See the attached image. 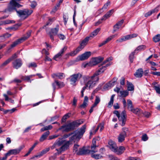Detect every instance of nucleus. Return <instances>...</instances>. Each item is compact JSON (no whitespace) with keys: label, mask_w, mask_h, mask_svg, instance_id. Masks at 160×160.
<instances>
[{"label":"nucleus","mask_w":160,"mask_h":160,"mask_svg":"<svg viewBox=\"0 0 160 160\" xmlns=\"http://www.w3.org/2000/svg\"><path fill=\"white\" fill-rule=\"evenodd\" d=\"M21 0H11L9 2L7 8L5 10L4 12L8 11L12 12L14 11L16 12L17 14L21 19L23 20L27 18L32 13V10L25 9L23 10H18L17 8H20L22 6L20 3Z\"/></svg>","instance_id":"nucleus-1"},{"label":"nucleus","mask_w":160,"mask_h":160,"mask_svg":"<svg viewBox=\"0 0 160 160\" xmlns=\"http://www.w3.org/2000/svg\"><path fill=\"white\" fill-rule=\"evenodd\" d=\"M86 127V125H84L79 130L71 132L72 134L71 136L69 138V141L70 142L74 141V142H75V141H78L79 140L85 133Z\"/></svg>","instance_id":"nucleus-2"},{"label":"nucleus","mask_w":160,"mask_h":160,"mask_svg":"<svg viewBox=\"0 0 160 160\" xmlns=\"http://www.w3.org/2000/svg\"><path fill=\"white\" fill-rule=\"evenodd\" d=\"M83 122L80 120L74 121L68 124L62 126L59 128V130L64 129L63 131L66 132H68L74 130L76 127L79 126L82 124Z\"/></svg>","instance_id":"nucleus-3"},{"label":"nucleus","mask_w":160,"mask_h":160,"mask_svg":"<svg viewBox=\"0 0 160 160\" xmlns=\"http://www.w3.org/2000/svg\"><path fill=\"white\" fill-rule=\"evenodd\" d=\"M109 147L111 150L118 155H120L123 153L125 150L123 146H120L118 148L116 143L112 140H110L108 142Z\"/></svg>","instance_id":"nucleus-4"},{"label":"nucleus","mask_w":160,"mask_h":160,"mask_svg":"<svg viewBox=\"0 0 160 160\" xmlns=\"http://www.w3.org/2000/svg\"><path fill=\"white\" fill-rule=\"evenodd\" d=\"M90 38V37H86L80 43V45L73 52H71L69 54H66L67 57H69V55L71 56H74L76 55L81 50L87 45Z\"/></svg>","instance_id":"nucleus-5"},{"label":"nucleus","mask_w":160,"mask_h":160,"mask_svg":"<svg viewBox=\"0 0 160 160\" xmlns=\"http://www.w3.org/2000/svg\"><path fill=\"white\" fill-rule=\"evenodd\" d=\"M113 113L115 114L118 117L119 122H122L121 125L124 126L125 124L126 120V114L125 111H123L121 113V116L118 111L115 110L113 112Z\"/></svg>","instance_id":"nucleus-6"},{"label":"nucleus","mask_w":160,"mask_h":160,"mask_svg":"<svg viewBox=\"0 0 160 160\" xmlns=\"http://www.w3.org/2000/svg\"><path fill=\"white\" fill-rule=\"evenodd\" d=\"M82 77V75L80 73L74 74L71 75L69 78L70 84L74 86L76 84V82Z\"/></svg>","instance_id":"nucleus-7"},{"label":"nucleus","mask_w":160,"mask_h":160,"mask_svg":"<svg viewBox=\"0 0 160 160\" xmlns=\"http://www.w3.org/2000/svg\"><path fill=\"white\" fill-rule=\"evenodd\" d=\"M103 59V58L100 57L93 58L89 63H87L85 65L84 67L85 68L87 66H93L96 65L102 61Z\"/></svg>","instance_id":"nucleus-8"},{"label":"nucleus","mask_w":160,"mask_h":160,"mask_svg":"<svg viewBox=\"0 0 160 160\" xmlns=\"http://www.w3.org/2000/svg\"><path fill=\"white\" fill-rule=\"evenodd\" d=\"M128 132V128H122V131L120 132L118 137V141L119 142H122L125 140V138L127 137V134Z\"/></svg>","instance_id":"nucleus-9"},{"label":"nucleus","mask_w":160,"mask_h":160,"mask_svg":"<svg viewBox=\"0 0 160 160\" xmlns=\"http://www.w3.org/2000/svg\"><path fill=\"white\" fill-rule=\"evenodd\" d=\"M99 77H97L96 78H92V76L91 77L90 79L89 80L86 84L89 89L92 88L95 85V82H98L99 80Z\"/></svg>","instance_id":"nucleus-10"},{"label":"nucleus","mask_w":160,"mask_h":160,"mask_svg":"<svg viewBox=\"0 0 160 160\" xmlns=\"http://www.w3.org/2000/svg\"><path fill=\"white\" fill-rule=\"evenodd\" d=\"M24 147V146H22L17 149L10 150L7 153L5 154V155L7 157L11 155H16L20 152Z\"/></svg>","instance_id":"nucleus-11"},{"label":"nucleus","mask_w":160,"mask_h":160,"mask_svg":"<svg viewBox=\"0 0 160 160\" xmlns=\"http://www.w3.org/2000/svg\"><path fill=\"white\" fill-rule=\"evenodd\" d=\"M110 64H107L105 66H102L98 70H97L95 73L93 74L92 78H96L98 76L100 75L101 73H103L106 70V68L107 67L109 66Z\"/></svg>","instance_id":"nucleus-12"},{"label":"nucleus","mask_w":160,"mask_h":160,"mask_svg":"<svg viewBox=\"0 0 160 160\" xmlns=\"http://www.w3.org/2000/svg\"><path fill=\"white\" fill-rule=\"evenodd\" d=\"M22 64V61L20 58L16 59L12 62L13 67L16 69H18L21 67Z\"/></svg>","instance_id":"nucleus-13"},{"label":"nucleus","mask_w":160,"mask_h":160,"mask_svg":"<svg viewBox=\"0 0 160 160\" xmlns=\"http://www.w3.org/2000/svg\"><path fill=\"white\" fill-rule=\"evenodd\" d=\"M58 30L59 28L58 27H57L55 28L51 29L48 33V35L52 41H54V36L57 35Z\"/></svg>","instance_id":"nucleus-14"},{"label":"nucleus","mask_w":160,"mask_h":160,"mask_svg":"<svg viewBox=\"0 0 160 160\" xmlns=\"http://www.w3.org/2000/svg\"><path fill=\"white\" fill-rule=\"evenodd\" d=\"M63 145L59 148L56 149V150L61 152L62 151H65L68 149L70 144V141H67L65 142H64Z\"/></svg>","instance_id":"nucleus-15"},{"label":"nucleus","mask_w":160,"mask_h":160,"mask_svg":"<svg viewBox=\"0 0 160 160\" xmlns=\"http://www.w3.org/2000/svg\"><path fill=\"white\" fill-rule=\"evenodd\" d=\"M56 85L58 86V88H61L64 87L65 85L63 82L58 81V80H55L54 82L52 84V85L54 91L56 89Z\"/></svg>","instance_id":"nucleus-16"},{"label":"nucleus","mask_w":160,"mask_h":160,"mask_svg":"<svg viewBox=\"0 0 160 160\" xmlns=\"http://www.w3.org/2000/svg\"><path fill=\"white\" fill-rule=\"evenodd\" d=\"M90 152V150L88 149H85V148L84 147H83L82 148H79L78 152L77 153V155H85L89 153Z\"/></svg>","instance_id":"nucleus-17"},{"label":"nucleus","mask_w":160,"mask_h":160,"mask_svg":"<svg viewBox=\"0 0 160 160\" xmlns=\"http://www.w3.org/2000/svg\"><path fill=\"white\" fill-rule=\"evenodd\" d=\"M67 49V47H64L63 48H62L60 51L58 53L56 54L53 57V58L56 61H57V58H61L62 55L65 52L66 50Z\"/></svg>","instance_id":"nucleus-18"},{"label":"nucleus","mask_w":160,"mask_h":160,"mask_svg":"<svg viewBox=\"0 0 160 160\" xmlns=\"http://www.w3.org/2000/svg\"><path fill=\"white\" fill-rule=\"evenodd\" d=\"M91 55V52H86L79 56V60L82 61L87 59L90 57Z\"/></svg>","instance_id":"nucleus-19"},{"label":"nucleus","mask_w":160,"mask_h":160,"mask_svg":"<svg viewBox=\"0 0 160 160\" xmlns=\"http://www.w3.org/2000/svg\"><path fill=\"white\" fill-rule=\"evenodd\" d=\"M159 6H158L154 9L149 11L148 12L145 13L144 15L145 17H147L151 15L152 13L157 12L159 10Z\"/></svg>","instance_id":"nucleus-20"},{"label":"nucleus","mask_w":160,"mask_h":160,"mask_svg":"<svg viewBox=\"0 0 160 160\" xmlns=\"http://www.w3.org/2000/svg\"><path fill=\"white\" fill-rule=\"evenodd\" d=\"M22 42L20 39H19L17 40V41L14 42L12 44H11L10 47H9L7 49V50L8 52H10L11 51V50L12 48L15 47L19 43H20Z\"/></svg>","instance_id":"nucleus-21"},{"label":"nucleus","mask_w":160,"mask_h":160,"mask_svg":"<svg viewBox=\"0 0 160 160\" xmlns=\"http://www.w3.org/2000/svg\"><path fill=\"white\" fill-rule=\"evenodd\" d=\"M143 71L141 68L138 69L136 72L134 74V75L136 78H141L143 74Z\"/></svg>","instance_id":"nucleus-22"},{"label":"nucleus","mask_w":160,"mask_h":160,"mask_svg":"<svg viewBox=\"0 0 160 160\" xmlns=\"http://www.w3.org/2000/svg\"><path fill=\"white\" fill-rule=\"evenodd\" d=\"M114 11V10L113 9H112L109 10L102 17V20H105L109 18L113 13Z\"/></svg>","instance_id":"nucleus-23"},{"label":"nucleus","mask_w":160,"mask_h":160,"mask_svg":"<svg viewBox=\"0 0 160 160\" xmlns=\"http://www.w3.org/2000/svg\"><path fill=\"white\" fill-rule=\"evenodd\" d=\"M50 150L49 148H47L45 149H44L40 153V154L38 155H36L35 156H34L32 158H31V159H33L35 157H40L41 156L43 155V154L46 153L47 152H48Z\"/></svg>","instance_id":"nucleus-24"},{"label":"nucleus","mask_w":160,"mask_h":160,"mask_svg":"<svg viewBox=\"0 0 160 160\" xmlns=\"http://www.w3.org/2000/svg\"><path fill=\"white\" fill-rule=\"evenodd\" d=\"M32 32V30H29L26 33V34L24 35L23 37L20 38L22 42L28 39L30 36Z\"/></svg>","instance_id":"nucleus-25"},{"label":"nucleus","mask_w":160,"mask_h":160,"mask_svg":"<svg viewBox=\"0 0 160 160\" xmlns=\"http://www.w3.org/2000/svg\"><path fill=\"white\" fill-rule=\"evenodd\" d=\"M50 134V132L49 131H47L44 133L40 137L39 141L40 142H42L46 140L48 136Z\"/></svg>","instance_id":"nucleus-26"},{"label":"nucleus","mask_w":160,"mask_h":160,"mask_svg":"<svg viewBox=\"0 0 160 160\" xmlns=\"http://www.w3.org/2000/svg\"><path fill=\"white\" fill-rule=\"evenodd\" d=\"M65 141L63 140L62 138H59L56 140L55 143V145H56L58 148L64 143Z\"/></svg>","instance_id":"nucleus-27"},{"label":"nucleus","mask_w":160,"mask_h":160,"mask_svg":"<svg viewBox=\"0 0 160 160\" xmlns=\"http://www.w3.org/2000/svg\"><path fill=\"white\" fill-rule=\"evenodd\" d=\"M100 30L101 28H97L90 34V36L89 37H90V38H93L94 37L97 35L98 33L100 31Z\"/></svg>","instance_id":"nucleus-28"},{"label":"nucleus","mask_w":160,"mask_h":160,"mask_svg":"<svg viewBox=\"0 0 160 160\" xmlns=\"http://www.w3.org/2000/svg\"><path fill=\"white\" fill-rule=\"evenodd\" d=\"M115 96V94H113L111 96V98H110V101L109 102L108 107V108H111L112 105H113V101H114V98Z\"/></svg>","instance_id":"nucleus-29"},{"label":"nucleus","mask_w":160,"mask_h":160,"mask_svg":"<svg viewBox=\"0 0 160 160\" xmlns=\"http://www.w3.org/2000/svg\"><path fill=\"white\" fill-rule=\"evenodd\" d=\"M34 76V75H31L28 76H22L21 77V79L22 80L26 81L28 82L30 81V82H31L30 81V78Z\"/></svg>","instance_id":"nucleus-30"},{"label":"nucleus","mask_w":160,"mask_h":160,"mask_svg":"<svg viewBox=\"0 0 160 160\" xmlns=\"http://www.w3.org/2000/svg\"><path fill=\"white\" fill-rule=\"evenodd\" d=\"M14 22L13 20H6L4 21H2L0 23V25H6L7 24H9L11 23H14Z\"/></svg>","instance_id":"nucleus-31"},{"label":"nucleus","mask_w":160,"mask_h":160,"mask_svg":"<svg viewBox=\"0 0 160 160\" xmlns=\"http://www.w3.org/2000/svg\"><path fill=\"white\" fill-rule=\"evenodd\" d=\"M52 128V126L51 125H49L48 126H46L40 129V131L41 132H44L45 131L48 130H51Z\"/></svg>","instance_id":"nucleus-32"},{"label":"nucleus","mask_w":160,"mask_h":160,"mask_svg":"<svg viewBox=\"0 0 160 160\" xmlns=\"http://www.w3.org/2000/svg\"><path fill=\"white\" fill-rule=\"evenodd\" d=\"M128 85V91H132L134 90V86L133 85L131 82L128 81L127 82Z\"/></svg>","instance_id":"nucleus-33"},{"label":"nucleus","mask_w":160,"mask_h":160,"mask_svg":"<svg viewBox=\"0 0 160 160\" xmlns=\"http://www.w3.org/2000/svg\"><path fill=\"white\" fill-rule=\"evenodd\" d=\"M128 108L129 110L132 111L133 108L132 105V102L130 100H128Z\"/></svg>","instance_id":"nucleus-34"},{"label":"nucleus","mask_w":160,"mask_h":160,"mask_svg":"<svg viewBox=\"0 0 160 160\" xmlns=\"http://www.w3.org/2000/svg\"><path fill=\"white\" fill-rule=\"evenodd\" d=\"M146 48V46L144 45H141L138 47L136 48L135 50L134 51H141L143 50Z\"/></svg>","instance_id":"nucleus-35"},{"label":"nucleus","mask_w":160,"mask_h":160,"mask_svg":"<svg viewBox=\"0 0 160 160\" xmlns=\"http://www.w3.org/2000/svg\"><path fill=\"white\" fill-rule=\"evenodd\" d=\"M71 114L70 113H68L65 115L62 119V122H65L66 120L70 117Z\"/></svg>","instance_id":"nucleus-36"},{"label":"nucleus","mask_w":160,"mask_h":160,"mask_svg":"<svg viewBox=\"0 0 160 160\" xmlns=\"http://www.w3.org/2000/svg\"><path fill=\"white\" fill-rule=\"evenodd\" d=\"M134 113L139 115L141 112V110L138 108H137L136 109H134L133 108L132 109V111H131Z\"/></svg>","instance_id":"nucleus-37"},{"label":"nucleus","mask_w":160,"mask_h":160,"mask_svg":"<svg viewBox=\"0 0 160 160\" xmlns=\"http://www.w3.org/2000/svg\"><path fill=\"white\" fill-rule=\"evenodd\" d=\"M120 96L122 97H126L128 94V92L127 91H120Z\"/></svg>","instance_id":"nucleus-38"},{"label":"nucleus","mask_w":160,"mask_h":160,"mask_svg":"<svg viewBox=\"0 0 160 160\" xmlns=\"http://www.w3.org/2000/svg\"><path fill=\"white\" fill-rule=\"evenodd\" d=\"M11 61V59L9 58L4 62L0 66V67L2 68L3 67L6 66Z\"/></svg>","instance_id":"nucleus-39"},{"label":"nucleus","mask_w":160,"mask_h":160,"mask_svg":"<svg viewBox=\"0 0 160 160\" xmlns=\"http://www.w3.org/2000/svg\"><path fill=\"white\" fill-rule=\"evenodd\" d=\"M138 36V34L135 33H133L132 34L128 35L126 36V38L127 40H129L132 38L136 37Z\"/></svg>","instance_id":"nucleus-40"},{"label":"nucleus","mask_w":160,"mask_h":160,"mask_svg":"<svg viewBox=\"0 0 160 160\" xmlns=\"http://www.w3.org/2000/svg\"><path fill=\"white\" fill-rule=\"evenodd\" d=\"M108 157L110 160H120V159L117 157L112 155H107Z\"/></svg>","instance_id":"nucleus-41"},{"label":"nucleus","mask_w":160,"mask_h":160,"mask_svg":"<svg viewBox=\"0 0 160 160\" xmlns=\"http://www.w3.org/2000/svg\"><path fill=\"white\" fill-rule=\"evenodd\" d=\"M135 53V52L134 51L133 52H132L129 56V59L131 63L132 62H133V59L134 58V55Z\"/></svg>","instance_id":"nucleus-42"},{"label":"nucleus","mask_w":160,"mask_h":160,"mask_svg":"<svg viewBox=\"0 0 160 160\" xmlns=\"http://www.w3.org/2000/svg\"><path fill=\"white\" fill-rule=\"evenodd\" d=\"M153 40L155 42H158L160 41V34H157L153 38Z\"/></svg>","instance_id":"nucleus-43"},{"label":"nucleus","mask_w":160,"mask_h":160,"mask_svg":"<svg viewBox=\"0 0 160 160\" xmlns=\"http://www.w3.org/2000/svg\"><path fill=\"white\" fill-rule=\"evenodd\" d=\"M100 98L98 96L96 97L95 102L93 104L94 106H96L100 102Z\"/></svg>","instance_id":"nucleus-44"},{"label":"nucleus","mask_w":160,"mask_h":160,"mask_svg":"<svg viewBox=\"0 0 160 160\" xmlns=\"http://www.w3.org/2000/svg\"><path fill=\"white\" fill-rule=\"evenodd\" d=\"M98 147V146H93L91 145V150L90 152H93L94 153L98 151V149H97V148Z\"/></svg>","instance_id":"nucleus-45"},{"label":"nucleus","mask_w":160,"mask_h":160,"mask_svg":"<svg viewBox=\"0 0 160 160\" xmlns=\"http://www.w3.org/2000/svg\"><path fill=\"white\" fill-rule=\"evenodd\" d=\"M99 139L100 138H93L92 142V145H93V146H98V145H96V143L97 141H99Z\"/></svg>","instance_id":"nucleus-46"},{"label":"nucleus","mask_w":160,"mask_h":160,"mask_svg":"<svg viewBox=\"0 0 160 160\" xmlns=\"http://www.w3.org/2000/svg\"><path fill=\"white\" fill-rule=\"evenodd\" d=\"M55 19V18H49L48 21L47 22L46 26H48L49 25H51Z\"/></svg>","instance_id":"nucleus-47"},{"label":"nucleus","mask_w":160,"mask_h":160,"mask_svg":"<svg viewBox=\"0 0 160 160\" xmlns=\"http://www.w3.org/2000/svg\"><path fill=\"white\" fill-rule=\"evenodd\" d=\"M79 146L77 144H75L73 146V152L76 153L77 154V153L78 151V149Z\"/></svg>","instance_id":"nucleus-48"},{"label":"nucleus","mask_w":160,"mask_h":160,"mask_svg":"<svg viewBox=\"0 0 160 160\" xmlns=\"http://www.w3.org/2000/svg\"><path fill=\"white\" fill-rule=\"evenodd\" d=\"M116 36V35H113L112 36H110L109 37L107 38L105 41H104L105 42H106V43L107 42H108L109 41H111L112 39L115 38Z\"/></svg>","instance_id":"nucleus-49"},{"label":"nucleus","mask_w":160,"mask_h":160,"mask_svg":"<svg viewBox=\"0 0 160 160\" xmlns=\"http://www.w3.org/2000/svg\"><path fill=\"white\" fill-rule=\"evenodd\" d=\"M11 34L8 33H7L4 34L2 36H0V37L2 38V39L4 38H6L10 37L11 36Z\"/></svg>","instance_id":"nucleus-50"},{"label":"nucleus","mask_w":160,"mask_h":160,"mask_svg":"<svg viewBox=\"0 0 160 160\" xmlns=\"http://www.w3.org/2000/svg\"><path fill=\"white\" fill-rule=\"evenodd\" d=\"M127 40L126 38V36L124 37H122V38H119V39H117L116 41L117 42H122L124 41H125Z\"/></svg>","instance_id":"nucleus-51"},{"label":"nucleus","mask_w":160,"mask_h":160,"mask_svg":"<svg viewBox=\"0 0 160 160\" xmlns=\"http://www.w3.org/2000/svg\"><path fill=\"white\" fill-rule=\"evenodd\" d=\"M61 4V3H60L59 2L54 7V8L52 10V12H56L59 7Z\"/></svg>","instance_id":"nucleus-52"},{"label":"nucleus","mask_w":160,"mask_h":160,"mask_svg":"<svg viewBox=\"0 0 160 160\" xmlns=\"http://www.w3.org/2000/svg\"><path fill=\"white\" fill-rule=\"evenodd\" d=\"M92 157L96 159H99L102 157V156L99 154H94L92 155Z\"/></svg>","instance_id":"nucleus-53"},{"label":"nucleus","mask_w":160,"mask_h":160,"mask_svg":"<svg viewBox=\"0 0 160 160\" xmlns=\"http://www.w3.org/2000/svg\"><path fill=\"white\" fill-rule=\"evenodd\" d=\"M154 89L155 90L156 92L158 94H160V86L159 85L158 86H154Z\"/></svg>","instance_id":"nucleus-54"},{"label":"nucleus","mask_w":160,"mask_h":160,"mask_svg":"<svg viewBox=\"0 0 160 160\" xmlns=\"http://www.w3.org/2000/svg\"><path fill=\"white\" fill-rule=\"evenodd\" d=\"M148 139V137L146 134H145L142 135V140L144 141H147Z\"/></svg>","instance_id":"nucleus-55"},{"label":"nucleus","mask_w":160,"mask_h":160,"mask_svg":"<svg viewBox=\"0 0 160 160\" xmlns=\"http://www.w3.org/2000/svg\"><path fill=\"white\" fill-rule=\"evenodd\" d=\"M57 77L59 79H62L63 78V77L64 76V74L63 73H57Z\"/></svg>","instance_id":"nucleus-56"},{"label":"nucleus","mask_w":160,"mask_h":160,"mask_svg":"<svg viewBox=\"0 0 160 160\" xmlns=\"http://www.w3.org/2000/svg\"><path fill=\"white\" fill-rule=\"evenodd\" d=\"M37 67V64L34 62H32L30 63L28 65V67L29 68L31 67L36 68Z\"/></svg>","instance_id":"nucleus-57"},{"label":"nucleus","mask_w":160,"mask_h":160,"mask_svg":"<svg viewBox=\"0 0 160 160\" xmlns=\"http://www.w3.org/2000/svg\"><path fill=\"white\" fill-rule=\"evenodd\" d=\"M37 4L36 2L34 1L32 2H31L30 6L32 8H34L37 6Z\"/></svg>","instance_id":"nucleus-58"},{"label":"nucleus","mask_w":160,"mask_h":160,"mask_svg":"<svg viewBox=\"0 0 160 160\" xmlns=\"http://www.w3.org/2000/svg\"><path fill=\"white\" fill-rule=\"evenodd\" d=\"M77 99L76 98V97H74L73 99L72 105L74 106L75 107L77 106Z\"/></svg>","instance_id":"nucleus-59"},{"label":"nucleus","mask_w":160,"mask_h":160,"mask_svg":"<svg viewBox=\"0 0 160 160\" xmlns=\"http://www.w3.org/2000/svg\"><path fill=\"white\" fill-rule=\"evenodd\" d=\"M110 84L109 83H107L104 85L103 87V89L104 90H108L109 88H110Z\"/></svg>","instance_id":"nucleus-60"},{"label":"nucleus","mask_w":160,"mask_h":160,"mask_svg":"<svg viewBox=\"0 0 160 160\" xmlns=\"http://www.w3.org/2000/svg\"><path fill=\"white\" fill-rule=\"evenodd\" d=\"M128 160H141V159L139 158L130 157L128 158Z\"/></svg>","instance_id":"nucleus-61"},{"label":"nucleus","mask_w":160,"mask_h":160,"mask_svg":"<svg viewBox=\"0 0 160 160\" xmlns=\"http://www.w3.org/2000/svg\"><path fill=\"white\" fill-rule=\"evenodd\" d=\"M18 57V54L16 53H15L13 54L12 57L9 58V59H11V61L13 60V59L17 58Z\"/></svg>","instance_id":"nucleus-62"},{"label":"nucleus","mask_w":160,"mask_h":160,"mask_svg":"<svg viewBox=\"0 0 160 160\" xmlns=\"http://www.w3.org/2000/svg\"><path fill=\"white\" fill-rule=\"evenodd\" d=\"M91 77L88 76H84L83 78L84 82H86L87 80H89L90 79Z\"/></svg>","instance_id":"nucleus-63"},{"label":"nucleus","mask_w":160,"mask_h":160,"mask_svg":"<svg viewBox=\"0 0 160 160\" xmlns=\"http://www.w3.org/2000/svg\"><path fill=\"white\" fill-rule=\"evenodd\" d=\"M151 73L155 75L160 76V72H151Z\"/></svg>","instance_id":"nucleus-64"}]
</instances>
